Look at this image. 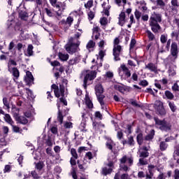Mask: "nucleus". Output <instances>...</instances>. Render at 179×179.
I'll return each instance as SVG.
<instances>
[{
    "label": "nucleus",
    "mask_w": 179,
    "mask_h": 179,
    "mask_svg": "<svg viewBox=\"0 0 179 179\" xmlns=\"http://www.w3.org/2000/svg\"><path fill=\"white\" fill-rule=\"evenodd\" d=\"M160 22H162V15L154 12L150 17V26L153 33H159L162 30L159 24Z\"/></svg>",
    "instance_id": "1"
},
{
    "label": "nucleus",
    "mask_w": 179,
    "mask_h": 179,
    "mask_svg": "<svg viewBox=\"0 0 179 179\" xmlns=\"http://www.w3.org/2000/svg\"><path fill=\"white\" fill-rule=\"evenodd\" d=\"M79 45H80V41L76 38H71L66 45L65 48L69 54H73V52L79 50Z\"/></svg>",
    "instance_id": "2"
},
{
    "label": "nucleus",
    "mask_w": 179,
    "mask_h": 179,
    "mask_svg": "<svg viewBox=\"0 0 179 179\" xmlns=\"http://www.w3.org/2000/svg\"><path fill=\"white\" fill-rule=\"evenodd\" d=\"M120 170L129 171V167L134 164V157L124 155L120 159Z\"/></svg>",
    "instance_id": "3"
},
{
    "label": "nucleus",
    "mask_w": 179,
    "mask_h": 179,
    "mask_svg": "<svg viewBox=\"0 0 179 179\" xmlns=\"http://www.w3.org/2000/svg\"><path fill=\"white\" fill-rule=\"evenodd\" d=\"M17 64L13 59H10L8 63V71L13 76V80L16 82L20 76L19 70L15 68Z\"/></svg>",
    "instance_id": "4"
},
{
    "label": "nucleus",
    "mask_w": 179,
    "mask_h": 179,
    "mask_svg": "<svg viewBox=\"0 0 179 179\" xmlns=\"http://www.w3.org/2000/svg\"><path fill=\"white\" fill-rule=\"evenodd\" d=\"M98 45L100 50L99 52V57H97L96 61L97 67L103 66V64H101V61H103V58L104 57V55H106V50H104V45H106V41H104V40H101L98 43Z\"/></svg>",
    "instance_id": "5"
},
{
    "label": "nucleus",
    "mask_w": 179,
    "mask_h": 179,
    "mask_svg": "<svg viewBox=\"0 0 179 179\" xmlns=\"http://www.w3.org/2000/svg\"><path fill=\"white\" fill-rule=\"evenodd\" d=\"M120 69L119 75L121 76V79H124L129 82V83H131L132 82V79H131V71L124 64L121 65Z\"/></svg>",
    "instance_id": "6"
},
{
    "label": "nucleus",
    "mask_w": 179,
    "mask_h": 179,
    "mask_svg": "<svg viewBox=\"0 0 179 179\" xmlns=\"http://www.w3.org/2000/svg\"><path fill=\"white\" fill-rule=\"evenodd\" d=\"M155 121V127L161 129V131H170L171 124L166 122V120H160L157 117L154 118Z\"/></svg>",
    "instance_id": "7"
},
{
    "label": "nucleus",
    "mask_w": 179,
    "mask_h": 179,
    "mask_svg": "<svg viewBox=\"0 0 179 179\" xmlns=\"http://www.w3.org/2000/svg\"><path fill=\"white\" fill-rule=\"evenodd\" d=\"M84 76V88L86 89L87 86V81L93 80L96 78V73L95 71L87 70L83 72Z\"/></svg>",
    "instance_id": "8"
},
{
    "label": "nucleus",
    "mask_w": 179,
    "mask_h": 179,
    "mask_svg": "<svg viewBox=\"0 0 179 179\" xmlns=\"http://www.w3.org/2000/svg\"><path fill=\"white\" fill-rule=\"evenodd\" d=\"M120 43V39L116 38L114 40V48H113V55L115 61H120V54H121V46L118 45Z\"/></svg>",
    "instance_id": "9"
},
{
    "label": "nucleus",
    "mask_w": 179,
    "mask_h": 179,
    "mask_svg": "<svg viewBox=\"0 0 179 179\" xmlns=\"http://www.w3.org/2000/svg\"><path fill=\"white\" fill-rule=\"evenodd\" d=\"M50 3H51L52 6H54L56 9V13L59 17L62 15V13L65 9L62 6V3H57V0H50Z\"/></svg>",
    "instance_id": "10"
},
{
    "label": "nucleus",
    "mask_w": 179,
    "mask_h": 179,
    "mask_svg": "<svg viewBox=\"0 0 179 179\" xmlns=\"http://www.w3.org/2000/svg\"><path fill=\"white\" fill-rule=\"evenodd\" d=\"M178 45L176 43H172L171 48V53L172 55V61H176V59L178 57Z\"/></svg>",
    "instance_id": "11"
},
{
    "label": "nucleus",
    "mask_w": 179,
    "mask_h": 179,
    "mask_svg": "<svg viewBox=\"0 0 179 179\" xmlns=\"http://www.w3.org/2000/svg\"><path fill=\"white\" fill-rule=\"evenodd\" d=\"M113 169L114 162L110 161L107 164V166L103 169V173L104 174V176H107V174H111Z\"/></svg>",
    "instance_id": "12"
},
{
    "label": "nucleus",
    "mask_w": 179,
    "mask_h": 179,
    "mask_svg": "<svg viewBox=\"0 0 179 179\" xmlns=\"http://www.w3.org/2000/svg\"><path fill=\"white\" fill-rule=\"evenodd\" d=\"M24 80L27 85H31L33 83V82L34 81V78L33 77L31 72L27 71L26 76L24 77Z\"/></svg>",
    "instance_id": "13"
},
{
    "label": "nucleus",
    "mask_w": 179,
    "mask_h": 179,
    "mask_svg": "<svg viewBox=\"0 0 179 179\" xmlns=\"http://www.w3.org/2000/svg\"><path fill=\"white\" fill-rule=\"evenodd\" d=\"M52 87L54 89V93L56 97H59L60 96H64V87H60V91L58 90V86L57 85H52Z\"/></svg>",
    "instance_id": "14"
},
{
    "label": "nucleus",
    "mask_w": 179,
    "mask_h": 179,
    "mask_svg": "<svg viewBox=\"0 0 179 179\" xmlns=\"http://www.w3.org/2000/svg\"><path fill=\"white\" fill-rule=\"evenodd\" d=\"M45 10L48 16H50V17L56 16V17H57L58 19H61V15L60 17H59L58 15L57 14V12H58V10L55 9V10H54L49 8H45Z\"/></svg>",
    "instance_id": "15"
},
{
    "label": "nucleus",
    "mask_w": 179,
    "mask_h": 179,
    "mask_svg": "<svg viewBox=\"0 0 179 179\" xmlns=\"http://www.w3.org/2000/svg\"><path fill=\"white\" fill-rule=\"evenodd\" d=\"M19 16L22 20H27L29 15L26 12V8H22L19 10Z\"/></svg>",
    "instance_id": "16"
},
{
    "label": "nucleus",
    "mask_w": 179,
    "mask_h": 179,
    "mask_svg": "<svg viewBox=\"0 0 179 179\" xmlns=\"http://www.w3.org/2000/svg\"><path fill=\"white\" fill-rule=\"evenodd\" d=\"M93 34L92 37H94L96 40H99V38L100 37V28L98 26H94L92 29Z\"/></svg>",
    "instance_id": "17"
},
{
    "label": "nucleus",
    "mask_w": 179,
    "mask_h": 179,
    "mask_svg": "<svg viewBox=\"0 0 179 179\" xmlns=\"http://www.w3.org/2000/svg\"><path fill=\"white\" fill-rule=\"evenodd\" d=\"M15 120L17 121V122H20V124H23L24 125L27 124L29 121L24 116H19L17 115H15Z\"/></svg>",
    "instance_id": "18"
},
{
    "label": "nucleus",
    "mask_w": 179,
    "mask_h": 179,
    "mask_svg": "<svg viewBox=\"0 0 179 179\" xmlns=\"http://www.w3.org/2000/svg\"><path fill=\"white\" fill-rule=\"evenodd\" d=\"M145 69H148L150 72H154L155 73L157 72V67L152 63H149L145 65Z\"/></svg>",
    "instance_id": "19"
},
{
    "label": "nucleus",
    "mask_w": 179,
    "mask_h": 179,
    "mask_svg": "<svg viewBox=\"0 0 179 179\" xmlns=\"http://www.w3.org/2000/svg\"><path fill=\"white\" fill-rule=\"evenodd\" d=\"M80 62V55H78L76 57L72 58L69 61V64L70 65H76Z\"/></svg>",
    "instance_id": "20"
},
{
    "label": "nucleus",
    "mask_w": 179,
    "mask_h": 179,
    "mask_svg": "<svg viewBox=\"0 0 179 179\" xmlns=\"http://www.w3.org/2000/svg\"><path fill=\"white\" fill-rule=\"evenodd\" d=\"M156 170V166L154 165L148 166V171L150 174H147V178H152L153 177V172Z\"/></svg>",
    "instance_id": "21"
},
{
    "label": "nucleus",
    "mask_w": 179,
    "mask_h": 179,
    "mask_svg": "<svg viewBox=\"0 0 179 179\" xmlns=\"http://www.w3.org/2000/svg\"><path fill=\"white\" fill-rule=\"evenodd\" d=\"M85 104H86L87 107H88V108H93V103L90 100V98L89 97L88 94L85 95Z\"/></svg>",
    "instance_id": "22"
},
{
    "label": "nucleus",
    "mask_w": 179,
    "mask_h": 179,
    "mask_svg": "<svg viewBox=\"0 0 179 179\" xmlns=\"http://www.w3.org/2000/svg\"><path fill=\"white\" fill-rule=\"evenodd\" d=\"M95 92L96 96H99V94H103V92H104V89L103 88V86L101 85L98 84L95 87Z\"/></svg>",
    "instance_id": "23"
},
{
    "label": "nucleus",
    "mask_w": 179,
    "mask_h": 179,
    "mask_svg": "<svg viewBox=\"0 0 179 179\" xmlns=\"http://www.w3.org/2000/svg\"><path fill=\"white\" fill-rule=\"evenodd\" d=\"M8 29H15L16 30V22L13 20H8L7 21Z\"/></svg>",
    "instance_id": "24"
},
{
    "label": "nucleus",
    "mask_w": 179,
    "mask_h": 179,
    "mask_svg": "<svg viewBox=\"0 0 179 179\" xmlns=\"http://www.w3.org/2000/svg\"><path fill=\"white\" fill-rule=\"evenodd\" d=\"M125 23V13H121L119 15V24L120 26H124Z\"/></svg>",
    "instance_id": "25"
},
{
    "label": "nucleus",
    "mask_w": 179,
    "mask_h": 179,
    "mask_svg": "<svg viewBox=\"0 0 179 179\" xmlns=\"http://www.w3.org/2000/svg\"><path fill=\"white\" fill-rule=\"evenodd\" d=\"M103 8V13H104V15L106 16H110V12L108 10H110V8H111V6H107L106 7V3H103L102 5Z\"/></svg>",
    "instance_id": "26"
},
{
    "label": "nucleus",
    "mask_w": 179,
    "mask_h": 179,
    "mask_svg": "<svg viewBox=\"0 0 179 179\" xmlns=\"http://www.w3.org/2000/svg\"><path fill=\"white\" fill-rule=\"evenodd\" d=\"M4 120L6 122L10 124V125H13V120H12V117H10V115L9 114H5Z\"/></svg>",
    "instance_id": "27"
},
{
    "label": "nucleus",
    "mask_w": 179,
    "mask_h": 179,
    "mask_svg": "<svg viewBox=\"0 0 179 179\" xmlns=\"http://www.w3.org/2000/svg\"><path fill=\"white\" fill-rule=\"evenodd\" d=\"M57 108L59 110V113H58V121L59 122H60V124H62L63 121H64V117L62 116V111H61V109L59 108V105L57 104Z\"/></svg>",
    "instance_id": "28"
},
{
    "label": "nucleus",
    "mask_w": 179,
    "mask_h": 179,
    "mask_svg": "<svg viewBox=\"0 0 179 179\" xmlns=\"http://www.w3.org/2000/svg\"><path fill=\"white\" fill-rule=\"evenodd\" d=\"M59 58L61 61H68L69 55L68 54L59 53Z\"/></svg>",
    "instance_id": "29"
},
{
    "label": "nucleus",
    "mask_w": 179,
    "mask_h": 179,
    "mask_svg": "<svg viewBox=\"0 0 179 179\" xmlns=\"http://www.w3.org/2000/svg\"><path fill=\"white\" fill-rule=\"evenodd\" d=\"M25 55L27 57H31L33 55V45H29L27 52L25 53Z\"/></svg>",
    "instance_id": "30"
},
{
    "label": "nucleus",
    "mask_w": 179,
    "mask_h": 179,
    "mask_svg": "<svg viewBox=\"0 0 179 179\" xmlns=\"http://www.w3.org/2000/svg\"><path fill=\"white\" fill-rule=\"evenodd\" d=\"M115 145L113 140L109 139L106 142V148L109 149V150H113V147Z\"/></svg>",
    "instance_id": "31"
},
{
    "label": "nucleus",
    "mask_w": 179,
    "mask_h": 179,
    "mask_svg": "<svg viewBox=\"0 0 179 179\" xmlns=\"http://www.w3.org/2000/svg\"><path fill=\"white\" fill-rule=\"evenodd\" d=\"M115 89H116V90H118L119 92H120V93H124L125 92V88L124 87V86H122L121 85H115Z\"/></svg>",
    "instance_id": "32"
},
{
    "label": "nucleus",
    "mask_w": 179,
    "mask_h": 179,
    "mask_svg": "<svg viewBox=\"0 0 179 179\" xmlns=\"http://www.w3.org/2000/svg\"><path fill=\"white\" fill-rule=\"evenodd\" d=\"M157 6H160L161 9H164L166 6V3L163 1V0H157Z\"/></svg>",
    "instance_id": "33"
},
{
    "label": "nucleus",
    "mask_w": 179,
    "mask_h": 179,
    "mask_svg": "<svg viewBox=\"0 0 179 179\" xmlns=\"http://www.w3.org/2000/svg\"><path fill=\"white\" fill-rule=\"evenodd\" d=\"M168 103H169V106L171 111H173V113H174V111H176V110H177V106H176V104H174V102L168 101Z\"/></svg>",
    "instance_id": "34"
},
{
    "label": "nucleus",
    "mask_w": 179,
    "mask_h": 179,
    "mask_svg": "<svg viewBox=\"0 0 179 179\" xmlns=\"http://www.w3.org/2000/svg\"><path fill=\"white\" fill-rule=\"evenodd\" d=\"M165 96L166 97H167V99H169V100H173V99H174V95L173 94V93H171L169 91H166L165 92Z\"/></svg>",
    "instance_id": "35"
},
{
    "label": "nucleus",
    "mask_w": 179,
    "mask_h": 179,
    "mask_svg": "<svg viewBox=\"0 0 179 179\" xmlns=\"http://www.w3.org/2000/svg\"><path fill=\"white\" fill-rule=\"evenodd\" d=\"M146 33L149 40H150V41H153V40H155V34H153L150 31H147Z\"/></svg>",
    "instance_id": "36"
},
{
    "label": "nucleus",
    "mask_w": 179,
    "mask_h": 179,
    "mask_svg": "<svg viewBox=\"0 0 179 179\" xmlns=\"http://www.w3.org/2000/svg\"><path fill=\"white\" fill-rule=\"evenodd\" d=\"M137 142H138V145H142V143L143 142V136L142 135V134H138Z\"/></svg>",
    "instance_id": "37"
},
{
    "label": "nucleus",
    "mask_w": 179,
    "mask_h": 179,
    "mask_svg": "<svg viewBox=\"0 0 179 179\" xmlns=\"http://www.w3.org/2000/svg\"><path fill=\"white\" fill-rule=\"evenodd\" d=\"M44 167V163L42 162H39L36 164V170H41Z\"/></svg>",
    "instance_id": "38"
},
{
    "label": "nucleus",
    "mask_w": 179,
    "mask_h": 179,
    "mask_svg": "<svg viewBox=\"0 0 179 179\" xmlns=\"http://www.w3.org/2000/svg\"><path fill=\"white\" fill-rule=\"evenodd\" d=\"M153 136H155V130H151L150 134L146 136V141H150V139H153Z\"/></svg>",
    "instance_id": "39"
},
{
    "label": "nucleus",
    "mask_w": 179,
    "mask_h": 179,
    "mask_svg": "<svg viewBox=\"0 0 179 179\" xmlns=\"http://www.w3.org/2000/svg\"><path fill=\"white\" fill-rule=\"evenodd\" d=\"M160 41L162 44H164L167 42V34H162L160 37Z\"/></svg>",
    "instance_id": "40"
},
{
    "label": "nucleus",
    "mask_w": 179,
    "mask_h": 179,
    "mask_svg": "<svg viewBox=\"0 0 179 179\" xmlns=\"http://www.w3.org/2000/svg\"><path fill=\"white\" fill-rule=\"evenodd\" d=\"M93 6V0H90L85 4L86 9H90Z\"/></svg>",
    "instance_id": "41"
},
{
    "label": "nucleus",
    "mask_w": 179,
    "mask_h": 179,
    "mask_svg": "<svg viewBox=\"0 0 179 179\" xmlns=\"http://www.w3.org/2000/svg\"><path fill=\"white\" fill-rule=\"evenodd\" d=\"M96 96L98 97V100H99L101 106H104V102H103V99H104V96L101 94H99Z\"/></svg>",
    "instance_id": "42"
},
{
    "label": "nucleus",
    "mask_w": 179,
    "mask_h": 179,
    "mask_svg": "<svg viewBox=\"0 0 179 179\" xmlns=\"http://www.w3.org/2000/svg\"><path fill=\"white\" fill-rule=\"evenodd\" d=\"M115 3L118 6H121V5H125V3H127V0H115Z\"/></svg>",
    "instance_id": "43"
},
{
    "label": "nucleus",
    "mask_w": 179,
    "mask_h": 179,
    "mask_svg": "<svg viewBox=\"0 0 179 179\" xmlns=\"http://www.w3.org/2000/svg\"><path fill=\"white\" fill-rule=\"evenodd\" d=\"M171 37H175L177 41H179V33L174 31L171 34Z\"/></svg>",
    "instance_id": "44"
},
{
    "label": "nucleus",
    "mask_w": 179,
    "mask_h": 179,
    "mask_svg": "<svg viewBox=\"0 0 179 179\" xmlns=\"http://www.w3.org/2000/svg\"><path fill=\"white\" fill-rule=\"evenodd\" d=\"M96 45V43L93 42V41H90L87 44V50H90V48H93Z\"/></svg>",
    "instance_id": "45"
},
{
    "label": "nucleus",
    "mask_w": 179,
    "mask_h": 179,
    "mask_svg": "<svg viewBox=\"0 0 179 179\" xmlns=\"http://www.w3.org/2000/svg\"><path fill=\"white\" fill-rule=\"evenodd\" d=\"M108 22V21L107 18L105 17L100 19V24H101V26H106V24H107Z\"/></svg>",
    "instance_id": "46"
},
{
    "label": "nucleus",
    "mask_w": 179,
    "mask_h": 179,
    "mask_svg": "<svg viewBox=\"0 0 179 179\" xmlns=\"http://www.w3.org/2000/svg\"><path fill=\"white\" fill-rule=\"evenodd\" d=\"M161 106H160V109L158 110V113L159 114H160V115H164V114H166V110H164V108H163V106H162V103H160Z\"/></svg>",
    "instance_id": "47"
},
{
    "label": "nucleus",
    "mask_w": 179,
    "mask_h": 179,
    "mask_svg": "<svg viewBox=\"0 0 179 179\" xmlns=\"http://www.w3.org/2000/svg\"><path fill=\"white\" fill-rule=\"evenodd\" d=\"M71 153L73 158L78 159V153H76V150H75V148H71Z\"/></svg>",
    "instance_id": "48"
},
{
    "label": "nucleus",
    "mask_w": 179,
    "mask_h": 179,
    "mask_svg": "<svg viewBox=\"0 0 179 179\" xmlns=\"http://www.w3.org/2000/svg\"><path fill=\"white\" fill-rule=\"evenodd\" d=\"M3 103L6 107L8 110H9L10 106H9V102H8V99L7 98H3Z\"/></svg>",
    "instance_id": "49"
},
{
    "label": "nucleus",
    "mask_w": 179,
    "mask_h": 179,
    "mask_svg": "<svg viewBox=\"0 0 179 179\" xmlns=\"http://www.w3.org/2000/svg\"><path fill=\"white\" fill-rule=\"evenodd\" d=\"M27 94H28L29 99H34V94H33V92L30 90H27Z\"/></svg>",
    "instance_id": "50"
},
{
    "label": "nucleus",
    "mask_w": 179,
    "mask_h": 179,
    "mask_svg": "<svg viewBox=\"0 0 179 179\" xmlns=\"http://www.w3.org/2000/svg\"><path fill=\"white\" fill-rule=\"evenodd\" d=\"M167 149V145L164 142H162L160 143V150H166Z\"/></svg>",
    "instance_id": "51"
},
{
    "label": "nucleus",
    "mask_w": 179,
    "mask_h": 179,
    "mask_svg": "<svg viewBox=\"0 0 179 179\" xmlns=\"http://www.w3.org/2000/svg\"><path fill=\"white\" fill-rule=\"evenodd\" d=\"M134 15L137 20H139L141 19V16H142V13L138 10H136Z\"/></svg>",
    "instance_id": "52"
},
{
    "label": "nucleus",
    "mask_w": 179,
    "mask_h": 179,
    "mask_svg": "<svg viewBox=\"0 0 179 179\" xmlns=\"http://www.w3.org/2000/svg\"><path fill=\"white\" fill-rule=\"evenodd\" d=\"M171 3L172 6H174L175 8H178L179 6V3H178V1L177 0H171Z\"/></svg>",
    "instance_id": "53"
},
{
    "label": "nucleus",
    "mask_w": 179,
    "mask_h": 179,
    "mask_svg": "<svg viewBox=\"0 0 179 179\" xmlns=\"http://www.w3.org/2000/svg\"><path fill=\"white\" fill-rule=\"evenodd\" d=\"M78 167L79 169H80V170H86V169H87V165H86L85 164H79V162H78Z\"/></svg>",
    "instance_id": "54"
},
{
    "label": "nucleus",
    "mask_w": 179,
    "mask_h": 179,
    "mask_svg": "<svg viewBox=\"0 0 179 179\" xmlns=\"http://www.w3.org/2000/svg\"><path fill=\"white\" fill-rule=\"evenodd\" d=\"M73 22V18L72 17H68L66 19V24H69V26H71V24H72Z\"/></svg>",
    "instance_id": "55"
},
{
    "label": "nucleus",
    "mask_w": 179,
    "mask_h": 179,
    "mask_svg": "<svg viewBox=\"0 0 179 179\" xmlns=\"http://www.w3.org/2000/svg\"><path fill=\"white\" fill-rule=\"evenodd\" d=\"M173 90H174L175 92H179V86H178V81L176 82L173 86L172 87Z\"/></svg>",
    "instance_id": "56"
},
{
    "label": "nucleus",
    "mask_w": 179,
    "mask_h": 179,
    "mask_svg": "<svg viewBox=\"0 0 179 179\" xmlns=\"http://www.w3.org/2000/svg\"><path fill=\"white\" fill-rule=\"evenodd\" d=\"M72 127H73L72 122H66L64 123V128L71 129Z\"/></svg>",
    "instance_id": "57"
},
{
    "label": "nucleus",
    "mask_w": 179,
    "mask_h": 179,
    "mask_svg": "<svg viewBox=\"0 0 179 179\" xmlns=\"http://www.w3.org/2000/svg\"><path fill=\"white\" fill-rule=\"evenodd\" d=\"M10 169H12L10 165H6L5 168L3 169V172L4 173H9L10 171Z\"/></svg>",
    "instance_id": "58"
},
{
    "label": "nucleus",
    "mask_w": 179,
    "mask_h": 179,
    "mask_svg": "<svg viewBox=\"0 0 179 179\" xmlns=\"http://www.w3.org/2000/svg\"><path fill=\"white\" fill-rule=\"evenodd\" d=\"M95 117L96 118H99V120H102L103 115L99 111L95 112Z\"/></svg>",
    "instance_id": "59"
},
{
    "label": "nucleus",
    "mask_w": 179,
    "mask_h": 179,
    "mask_svg": "<svg viewBox=\"0 0 179 179\" xmlns=\"http://www.w3.org/2000/svg\"><path fill=\"white\" fill-rule=\"evenodd\" d=\"M11 127H12V128H13V132H16V133L20 132V129L17 126H15V125H13H13H11Z\"/></svg>",
    "instance_id": "60"
},
{
    "label": "nucleus",
    "mask_w": 179,
    "mask_h": 179,
    "mask_svg": "<svg viewBox=\"0 0 179 179\" xmlns=\"http://www.w3.org/2000/svg\"><path fill=\"white\" fill-rule=\"evenodd\" d=\"M149 156V152L148 151H144L141 152L140 157H148Z\"/></svg>",
    "instance_id": "61"
},
{
    "label": "nucleus",
    "mask_w": 179,
    "mask_h": 179,
    "mask_svg": "<svg viewBox=\"0 0 179 179\" xmlns=\"http://www.w3.org/2000/svg\"><path fill=\"white\" fill-rule=\"evenodd\" d=\"M80 128L81 131H83V129L86 128V121L82 120V122L80 125Z\"/></svg>",
    "instance_id": "62"
},
{
    "label": "nucleus",
    "mask_w": 179,
    "mask_h": 179,
    "mask_svg": "<svg viewBox=\"0 0 179 179\" xmlns=\"http://www.w3.org/2000/svg\"><path fill=\"white\" fill-rule=\"evenodd\" d=\"M46 153L49 155V156H54L52 149H51V148H48L46 149Z\"/></svg>",
    "instance_id": "63"
},
{
    "label": "nucleus",
    "mask_w": 179,
    "mask_h": 179,
    "mask_svg": "<svg viewBox=\"0 0 179 179\" xmlns=\"http://www.w3.org/2000/svg\"><path fill=\"white\" fill-rule=\"evenodd\" d=\"M174 178L179 179V170L178 169H176L174 171Z\"/></svg>",
    "instance_id": "64"
}]
</instances>
